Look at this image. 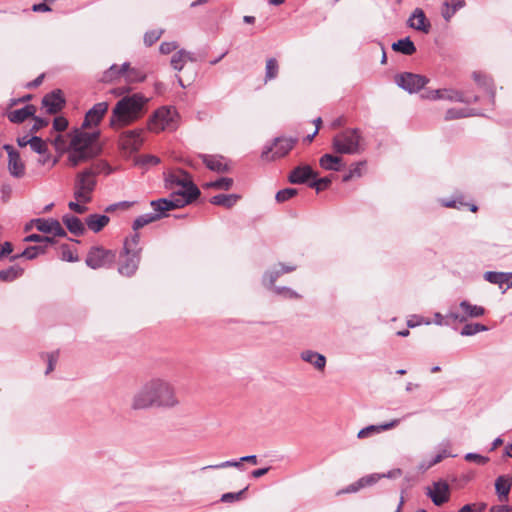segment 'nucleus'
Listing matches in <instances>:
<instances>
[{
    "label": "nucleus",
    "instance_id": "nucleus-1",
    "mask_svg": "<svg viewBox=\"0 0 512 512\" xmlns=\"http://www.w3.org/2000/svg\"><path fill=\"white\" fill-rule=\"evenodd\" d=\"M179 405L176 387L166 379L155 377L143 383L133 394L130 408L133 411L151 408L174 409Z\"/></svg>",
    "mask_w": 512,
    "mask_h": 512
},
{
    "label": "nucleus",
    "instance_id": "nucleus-2",
    "mask_svg": "<svg viewBox=\"0 0 512 512\" xmlns=\"http://www.w3.org/2000/svg\"><path fill=\"white\" fill-rule=\"evenodd\" d=\"M147 101L148 99L141 93L122 97L112 109L109 120L110 127L118 129L139 119L145 111Z\"/></svg>",
    "mask_w": 512,
    "mask_h": 512
},
{
    "label": "nucleus",
    "instance_id": "nucleus-3",
    "mask_svg": "<svg viewBox=\"0 0 512 512\" xmlns=\"http://www.w3.org/2000/svg\"><path fill=\"white\" fill-rule=\"evenodd\" d=\"M103 169H107V174L111 172L110 166L105 162H101L95 164L92 168H86L77 174L74 186V197L78 201L83 203L91 201L90 194L94 191L96 186L95 177Z\"/></svg>",
    "mask_w": 512,
    "mask_h": 512
},
{
    "label": "nucleus",
    "instance_id": "nucleus-4",
    "mask_svg": "<svg viewBox=\"0 0 512 512\" xmlns=\"http://www.w3.org/2000/svg\"><path fill=\"white\" fill-rule=\"evenodd\" d=\"M361 140L362 136L358 128H348L333 137L332 148L338 154H359L364 150Z\"/></svg>",
    "mask_w": 512,
    "mask_h": 512
},
{
    "label": "nucleus",
    "instance_id": "nucleus-5",
    "mask_svg": "<svg viewBox=\"0 0 512 512\" xmlns=\"http://www.w3.org/2000/svg\"><path fill=\"white\" fill-rule=\"evenodd\" d=\"M71 138L70 148H79L80 151L86 152V154H93V158L97 157L102 147L99 144L100 131L86 132L84 129L75 128L69 133Z\"/></svg>",
    "mask_w": 512,
    "mask_h": 512
},
{
    "label": "nucleus",
    "instance_id": "nucleus-6",
    "mask_svg": "<svg viewBox=\"0 0 512 512\" xmlns=\"http://www.w3.org/2000/svg\"><path fill=\"white\" fill-rule=\"evenodd\" d=\"M176 116L177 113L174 109L167 107L159 108L151 116L148 123V128L149 130L154 132H160L164 130H175L177 127L175 122Z\"/></svg>",
    "mask_w": 512,
    "mask_h": 512
},
{
    "label": "nucleus",
    "instance_id": "nucleus-7",
    "mask_svg": "<svg viewBox=\"0 0 512 512\" xmlns=\"http://www.w3.org/2000/svg\"><path fill=\"white\" fill-rule=\"evenodd\" d=\"M116 261V252L102 246H93L87 253L86 264L92 269L111 267Z\"/></svg>",
    "mask_w": 512,
    "mask_h": 512
},
{
    "label": "nucleus",
    "instance_id": "nucleus-8",
    "mask_svg": "<svg viewBox=\"0 0 512 512\" xmlns=\"http://www.w3.org/2000/svg\"><path fill=\"white\" fill-rule=\"evenodd\" d=\"M396 84L408 93H417L429 82V79L420 74L404 72L396 75Z\"/></svg>",
    "mask_w": 512,
    "mask_h": 512
},
{
    "label": "nucleus",
    "instance_id": "nucleus-9",
    "mask_svg": "<svg viewBox=\"0 0 512 512\" xmlns=\"http://www.w3.org/2000/svg\"><path fill=\"white\" fill-rule=\"evenodd\" d=\"M119 259V274L126 277H131L136 274L141 262V254H139L138 251L122 249Z\"/></svg>",
    "mask_w": 512,
    "mask_h": 512
},
{
    "label": "nucleus",
    "instance_id": "nucleus-10",
    "mask_svg": "<svg viewBox=\"0 0 512 512\" xmlns=\"http://www.w3.org/2000/svg\"><path fill=\"white\" fill-rule=\"evenodd\" d=\"M296 138L277 137L271 146L266 147L261 154L263 159H268L269 154L273 151L271 159L280 158L286 156L296 144Z\"/></svg>",
    "mask_w": 512,
    "mask_h": 512
},
{
    "label": "nucleus",
    "instance_id": "nucleus-11",
    "mask_svg": "<svg viewBox=\"0 0 512 512\" xmlns=\"http://www.w3.org/2000/svg\"><path fill=\"white\" fill-rule=\"evenodd\" d=\"M423 98L437 100V99H445L455 102H461L465 104H471L472 101H475V98L466 99L464 98V91L459 90H447V89H437V90H431L427 91L424 94H422Z\"/></svg>",
    "mask_w": 512,
    "mask_h": 512
},
{
    "label": "nucleus",
    "instance_id": "nucleus-12",
    "mask_svg": "<svg viewBox=\"0 0 512 512\" xmlns=\"http://www.w3.org/2000/svg\"><path fill=\"white\" fill-rule=\"evenodd\" d=\"M109 109L108 102H99L90 108L84 117L82 129L97 127Z\"/></svg>",
    "mask_w": 512,
    "mask_h": 512
},
{
    "label": "nucleus",
    "instance_id": "nucleus-13",
    "mask_svg": "<svg viewBox=\"0 0 512 512\" xmlns=\"http://www.w3.org/2000/svg\"><path fill=\"white\" fill-rule=\"evenodd\" d=\"M3 149L8 154L9 173L15 178H22L25 175V165L19 152L10 144H5Z\"/></svg>",
    "mask_w": 512,
    "mask_h": 512
},
{
    "label": "nucleus",
    "instance_id": "nucleus-14",
    "mask_svg": "<svg viewBox=\"0 0 512 512\" xmlns=\"http://www.w3.org/2000/svg\"><path fill=\"white\" fill-rule=\"evenodd\" d=\"M42 106L46 108L48 114H57L60 112L65 104L66 100L63 96V93L60 89H55L49 93H47L42 98Z\"/></svg>",
    "mask_w": 512,
    "mask_h": 512
},
{
    "label": "nucleus",
    "instance_id": "nucleus-15",
    "mask_svg": "<svg viewBox=\"0 0 512 512\" xmlns=\"http://www.w3.org/2000/svg\"><path fill=\"white\" fill-rule=\"evenodd\" d=\"M460 308L464 312V316H459L457 313L450 312L446 315V318L451 321H460L463 322L467 317L476 318L484 315L485 309L482 306L473 305L470 302L463 300L460 302Z\"/></svg>",
    "mask_w": 512,
    "mask_h": 512
},
{
    "label": "nucleus",
    "instance_id": "nucleus-16",
    "mask_svg": "<svg viewBox=\"0 0 512 512\" xmlns=\"http://www.w3.org/2000/svg\"><path fill=\"white\" fill-rule=\"evenodd\" d=\"M141 132V130H130L124 132L120 138V145L122 149L129 153L137 152L143 143Z\"/></svg>",
    "mask_w": 512,
    "mask_h": 512
},
{
    "label": "nucleus",
    "instance_id": "nucleus-17",
    "mask_svg": "<svg viewBox=\"0 0 512 512\" xmlns=\"http://www.w3.org/2000/svg\"><path fill=\"white\" fill-rule=\"evenodd\" d=\"M427 495L436 506L443 505L448 502L450 496L448 483L442 480L434 482L433 489H428Z\"/></svg>",
    "mask_w": 512,
    "mask_h": 512
},
{
    "label": "nucleus",
    "instance_id": "nucleus-18",
    "mask_svg": "<svg viewBox=\"0 0 512 512\" xmlns=\"http://www.w3.org/2000/svg\"><path fill=\"white\" fill-rule=\"evenodd\" d=\"M408 27L423 33H429L431 23L426 18L424 11L421 8H415L407 20Z\"/></svg>",
    "mask_w": 512,
    "mask_h": 512
},
{
    "label": "nucleus",
    "instance_id": "nucleus-19",
    "mask_svg": "<svg viewBox=\"0 0 512 512\" xmlns=\"http://www.w3.org/2000/svg\"><path fill=\"white\" fill-rule=\"evenodd\" d=\"M317 177V173L309 165L295 167L289 174L288 180L292 184H304Z\"/></svg>",
    "mask_w": 512,
    "mask_h": 512
},
{
    "label": "nucleus",
    "instance_id": "nucleus-20",
    "mask_svg": "<svg viewBox=\"0 0 512 512\" xmlns=\"http://www.w3.org/2000/svg\"><path fill=\"white\" fill-rule=\"evenodd\" d=\"M199 158L211 171L224 173L230 170L229 165L225 162V158L221 155L199 154Z\"/></svg>",
    "mask_w": 512,
    "mask_h": 512
},
{
    "label": "nucleus",
    "instance_id": "nucleus-21",
    "mask_svg": "<svg viewBox=\"0 0 512 512\" xmlns=\"http://www.w3.org/2000/svg\"><path fill=\"white\" fill-rule=\"evenodd\" d=\"M484 279L492 284L499 285L500 288L506 284V289L512 287V273L511 272H496L487 271L483 275Z\"/></svg>",
    "mask_w": 512,
    "mask_h": 512
},
{
    "label": "nucleus",
    "instance_id": "nucleus-22",
    "mask_svg": "<svg viewBox=\"0 0 512 512\" xmlns=\"http://www.w3.org/2000/svg\"><path fill=\"white\" fill-rule=\"evenodd\" d=\"M512 486L510 475H501L495 480V491L500 502L508 501V495Z\"/></svg>",
    "mask_w": 512,
    "mask_h": 512
},
{
    "label": "nucleus",
    "instance_id": "nucleus-23",
    "mask_svg": "<svg viewBox=\"0 0 512 512\" xmlns=\"http://www.w3.org/2000/svg\"><path fill=\"white\" fill-rule=\"evenodd\" d=\"M399 423H400V419H393V420H391L390 422H387V423H383V424H379V425H369V426H367L365 428H362L358 432L357 437L359 439H364V438H367V437H369L370 435H372L374 433H380V432H383V431H387V430L393 429L396 426H398Z\"/></svg>",
    "mask_w": 512,
    "mask_h": 512
},
{
    "label": "nucleus",
    "instance_id": "nucleus-24",
    "mask_svg": "<svg viewBox=\"0 0 512 512\" xmlns=\"http://www.w3.org/2000/svg\"><path fill=\"white\" fill-rule=\"evenodd\" d=\"M36 110L37 109L34 105L28 104L21 109L9 111L6 115L10 122L20 124L23 123L29 117L34 116Z\"/></svg>",
    "mask_w": 512,
    "mask_h": 512
},
{
    "label": "nucleus",
    "instance_id": "nucleus-25",
    "mask_svg": "<svg viewBox=\"0 0 512 512\" xmlns=\"http://www.w3.org/2000/svg\"><path fill=\"white\" fill-rule=\"evenodd\" d=\"M201 192L199 188L193 183L191 177L188 180H185V185L182 186L181 190L175 191L172 193V196H181L184 199L189 200V204L194 202L199 196Z\"/></svg>",
    "mask_w": 512,
    "mask_h": 512
},
{
    "label": "nucleus",
    "instance_id": "nucleus-26",
    "mask_svg": "<svg viewBox=\"0 0 512 512\" xmlns=\"http://www.w3.org/2000/svg\"><path fill=\"white\" fill-rule=\"evenodd\" d=\"M190 175L188 172L178 169L176 172L169 173L165 178V187L173 189L175 186L182 187L185 185V180H188Z\"/></svg>",
    "mask_w": 512,
    "mask_h": 512
},
{
    "label": "nucleus",
    "instance_id": "nucleus-27",
    "mask_svg": "<svg viewBox=\"0 0 512 512\" xmlns=\"http://www.w3.org/2000/svg\"><path fill=\"white\" fill-rule=\"evenodd\" d=\"M301 359L310 363L318 370H323L326 366V357L323 354L312 350H305L301 353Z\"/></svg>",
    "mask_w": 512,
    "mask_h": 512
},
{
    "label": "nucleus",
    "instance_id": "nucleus-28",
    "mask_svg": "<svg viewBox=\"0 0 512 512\" xmlns=\"http://www.w3.org/2000/svg\"><path fill=\"white\" fill-rule=\"evenodd\" d=\"M62 222L67 227L68 231L76 236L83 235L85 232L84 224L76 216L66 214L62 217Z\"/></svg>",
    "mask_w": 512,
    "mask_h": 512
},
{
    "label": "nucleus",
    "instance_id": "nucleus-29",
    "mask_svg": "<svg viewBox=\"0 0 512 512\" xmlns=\"http://www.w3.org/2000/svg\"><path fill=\"white\" fill-rule=\"evenodd\" d=\"M129 63L125 62L121 66L113 64L102 75L101 81L109 83L129 71Z\"/></svg>",
    "mask_w": 512,
    "mask_h": 512
},
{
    "label": "nucleus",
    "instance_id": "nucleus-30",
    "mask_svg": "<svg viewBox=\"0 0 512 512\" xmlns=\"http://www.w3.org/2000/svg\"><path fill=\"white\" fill-rule=\"evenodd\" d=\"M110 221V218L104 214H90L86 218L87 227L95 232H100Z\"/></svg>",
    "mask_w": 512,
    "mask_h": 512
},
{
    "label": "nucleus",
    "instance_id": "nucleus-31",
    "mask_svg": "<svg viewBox=\"0 0 512 512\" xmlns=\"http://www.w3.org/2000/svg\"><path fill=\"white\" fill-rule=\"evenodd\" d=\"M172 204L168 203V198H160L157 200H152L150 202V206L153 208L156 221L160 220L163 217H166V212L171 211L170 207Z\"/></svg>",
    "mask_w": 512,
    "mask_h": 512
},
{
    "label": "nucleus",
    "instance_id": "nucleus-32",
    "mask_svg": "<svg viewBox=\"0 0 512 512\" xmlns=\"http://www.w3.org/2000/svg\"><path fill=\"white\" fill-rule=\"evenodd\" d=\"M68 151V162L72 167H77L80 163L93 159V154H86V152L80 151L79 148H70V145Z\"/></svg>",
    "mask_w": 512,
    "mask_h": 512
},
{
    "label": "nucleus",
    "instance_id": "nucleus-33",
    "mask_svg": "<svg viewBox=\"0 0 512 512\" xmlns=\"http://www.w3.org/2000/svg\"><path fill=\"white\" fill-rule=\"evenodd\" d=\"M392 49L395 52H399L407 56H410L416 52V46L410 37H405L394 42L392 44Z\"/></svg>",
    "mask_w": 512,
    "mask_h": 512
},
{
    "label": "nucleus",
    "instance_id": "nucleus-34",
    "mask_svg": "<svg viewBox=\"0 0 512 512\" xmlns=\"http://www.w3.org/2000/svg\"><path fill=\"white\" fill-rule=\"evenodd\" d=\"M342 158L332 154H324L320 160V166L325 170L340 171Z\"/></svg>",
    "mask_w": 512,
    "mask_h": 512
},
{
    "label": "nucleus",
    "instance_id": "nucleus-35",
    "mask_svg": "<svg viewBox=\"0 0 512 512\" xmlns=\"http://www.w3.org/2000/svg\"><path fill=\"white\" fill-rule=\"evenodd\" d=\"M239 198L237 194H218L210 199V203L225 208H231L236 204Z\"/></svg>",
    "mask_w": 512,
    "mask_h": 512
},
{
    "label": "nucleus",
    "instance_id": "nucleus-36",
    "mask_svg": "<svg viewBox=\"0 0 512 512\" xmlns=\"http://www.w3.org/2000/svg\"><path fill=\"white\" fill-rule=\"evenodd\" d=\"M24 273V269L18 265H13L7 269L0 270V281L1 282H13L14 280L21 277Z\"/></svg>",
    "mask_w": 512,
    "mask_h": 512
},
{
    "label": "nucleus",
    "instance_id": "nucleus-37",
    "mask_svg": "<svg viewBox=\"0 0 512 512\" xmlns=\"http://www.w3.org/2000/svg\"><path fill=\"white\" fill-rule=\"evenodd\" d=\"M44 252L45 248L42 246H29L22 253L10 256L9 260L15 261L21 257L26 258L28 260H33L38 255L43 254Z\"/></svg>",
    "mask_w": 512,
    "mask_h": 512
},
{
    "label": "nucleus",
    "instance_id": "nucleus-38",
    "mask_svg": "<svg viewBox=\"0 0 512 512\" xmlns=\"http://www.w3.org/2000/svg\"><path fill=\"white\" fill-rule=\"evenodd\" d=\"M233 185V179L228 177H221L215 181L207 182L203 188H214L219 190H229Z\"/></svg>",
    "mask_w": 512,
    "mask_h": 512
},
{
    "label": "nucleus",
    "instance_id": "nucleus-39",
    "mask_svg": "<svg viewBox=\"0 0 512 512\" xmlns=\"http://www.w3.org/2000/svg\"><path fill=\"white\" fill-rule=\"evenodd\" d=\"M140 243V234L137 231H134L132 235L127 237L123 243L124 250H136L139 254L142 253V247L139 245Z\"/></svg>",
    "mask_w": 512,
    "mask_h": 512
},
{
    "label": "nucleus",
    "instance_id": "nucleus-40",
    "mask_svg": "<svg viewBox=\"0 0 512 512\" xmlns=\"http://www.w3.org/2000/svg\"><path fill=\"white\" fill-rule=\"evenodd\" d=\"M279 71V64L275 58H269L266 61L265 67V82L273 80L277 77Z\"/></svg>",
    "mask_w": 512,
    "mask_h": 512
},
{
    "label": "nucleus",
    "instance_id": "nucleus-41",
    "mask_svg": "<svg viewBox=\"0 0 512 512\" xmlns=\"http://www.w3.org/2000/svg\"><path fill=\"white\" fill-rule=\"evenodd\" d=\"M155 221H156V219H155V217L153 216L152 213L142 214V215L138 216L133 221L132 229L134 231H138L139 229L143 228L144 226H146V225H148L150 223H153Z\"/></svg>",
    "mask_w": 512,
    "mask_h": 512
},
{
    "label": "nucleus",
    "instance_id": "nucleus-42",
    "mask_svg": "<svg viewBox=\"0 0 512 512\" xmlns=\"http://www.w3.org/2000/svg\"><path fill=\"white\" fill-rule=\"evenodd\" d=\"M473 79L480 87H484L486 91L490 94L491 99L494 100L495 91L493 90L489 79L478 72L473 73Z\"/></svg>",
    "mask_w": 512,
    "mask_h": 512
},
{
    "label": "nucleus",
    "instance_id": "nucleus-43",
    "mask_svg": "<svg viewBox=\"0 0 512 512\" xmlns=\"http://www.w3.org/2000/svg\"><path fill=\"white\" fill-rule=\"evenodd\" d=\"M228 467L243 469V461H241V458L239 460H227V461L221 462L219 464L204 466L202 468V470H206V469L217 470V469L228 468Z\"/></svg>",
    "mask_w": 512,
    "mask_h": 512
},
{
    "label": "nucleus",
    "instance_id": "nucleus-44",
    "mask_svg": "<svg viewBox=\"0 0 512 512\" xmlns=\"http://www.w3.org/2000/svg\"><path fill=\"white\" fill-rule=\"evenodd\" d=\"M29 146L34 152L38 154H45L48 151L46 143L41 137L38 136H32L29 139Z\"/></svg>",
    "mask_w": 512,
    "mask_h": 512
},
{
    "label": "nucleus",
    "instance_id": "nucleus-45",
    "mask_svg": "<svg viewBox=\"0 0 512 512\" xmlns=\"http://www.w3.org/2000/svg\"><path fill=\"white\" fill-rule=\"evenodd\" d=\"M487 326L480 324V323H469L466 324L462 330L461 335L462 336H472L477 334L478 332L487 331Z\"/></svg>",
    "mask_w": 512,
    "mask_h": 512
},
{
    "label": "nucleus",
    "instance_id": "nucleus-46",
    "mask_svg": "<svg viewBox=\"0 0 512 512\" xmlns=\"http://www.w3.org/2000/svg\"><path fill=\"white\" fill-rule=\"evenodd\" d=\"M163 33H164V29H154V30L147 31L144 34V38H143L144 44L147 47H151L154 43H156L160 39V37L163 35Z\"/></svg>",
    "mask_w": 512,
    "mask_h": 512
},
{
    "label": "nucleus",
    "instance_id": "nucleus-47",
    "mask_svg": "<svg viewBox=\"0 0 512 512\" xmlns=\"http://www.w3.org/2000/svg\"><path fill=\"white\" fill-rule=\"evenodd\" d=\"M281 275L282 273L280 269L267 271L263 275V284L270 289H274V287H276L274 284Z\"/></svg>",
    "mask_w": 512,
    "mask_h": 512
},
{
    "label": "nucleus",
    "instance_id": "nucleus-48",
    "mask_svg": "<svg viewBox=\"0 0 512 512\" xmlns=\"http://www.w3.org/2000/svg\"><path fill=\"white\" fill-rule=\"evenodd\" d=\"M248 488H249V486L247 485L239 492L224 493V494H222L220 501L224 502V503H233V502L239 501L243 498V496H244L245 492L248 490Z\"/></svg>",
    "mask_w": 512,
    "mask_h": 512
},
{
    "label": "nucleus",
    "instance_id": "nucleus-49",
    "mask_svg": "<svg viewBox=\"0 0 512 512\" xmlns=\"http://www.w3.org/2000/svg\"><path fill=\"white\" fill-rule=\"evenodd\" d=\"M53 220L54 219H52V218L51 219L37 218V219H33L31 221V223L35 225V227L37 228L38 231H40L42 233L50 234L51 227H52L51 222Z\"/></svg>",
    "mask_w": 512,
    "mask_h": 512
},
{
    "label": "nucleus",
    "instance_id": "nucleus-50",
    "mask_svg": "<svg viewBox=\"0 0 512 512\" xmlns=\"http://www.w3.org/2000/svg\"><path fill=\"white\" fill-rule=\"evenodd\" d=\"M452 456L446 449H443L441 452L437 453L427 464L422 463L420 465V469L427 470L432 466L440 463L444 458Z\"/></svg>",
    "mask_w": 512,
    "mask_h": 512
},
{
    "label": "nucleus",
    "instance_id": "nucleus-51",
    "mask_svg": "<svg viewBox=\"0 0 512 512\" xmlns=\"http://www.w3.org/2000/svg\"><path fill=\"white\" fill-rule=\"evenodd\" d=\"M297 193L298 191L295 188H285L276 193L275 199L277 202L282 203L293 198Z\"/></svg>",
    "mask_w": 512,
    "mask_h": 512
},
{
    "label": "nucleus",
    "instance_id": "nucleus-52",
    "mask_svg": "<svg viewBox=\"0 0 512 512\" xmlns=\"http://www.w3.org/2000/svg\"><path fill=\"white\" fill-rule=\"evenodd\" d=\"M332 180L330 177H322L319 179H312L311 182H309V187L314 188L317 192H320L323 189H326L330 186Z\"/></svg>",
    "mask_w": 512,
    "mask_h": 512
},
{
    "label": "nucleus",
    "instance_id": "nucleus-53",
    "mask_svg": "<svg viewBox=\"0 0 512 512\" xmlns=\"http://www.w3.org/2000/svg\"><path fill=\"white\" fill-rule=\"evenodd\" d=\"M273 291H274L275 294L283 296L284 298H289V299H293V298L298 299V298H300V295L296 291L292 290L289 287L277 286V287H274Z\"/></svg>",
    "mask_w": 512,
    "mask_h": 512
},
{
    "label": "nucleus",
    "instance_id": "nucleus-54",
    "mask_svg": "<svg viewBox=\"0 0 512 512\" xmlns=\"http://www.w3.org/2000/svg\"><path fill=\"white\" fill-rule=\"evenodd\" d=\"M381 479L380 473H373L370 475H366L358 480V485L362 486V488L367 486H372L376 484Z\"/></svg>",
    "mask_w": 512,
    "mask_h": 512
},
{
    "label": "nucleus",
    "instance_id": "nucleus-55",
    "mask_svg": "<svg viewBox=\"0 0 512 512\" xmlns=\"http://www.w3.org/2000/svg\"><path fill=\"white\" fill-rule=\"evenodd\" d=\"M184 53L179 50L171 58V66L176 71H181L185 65V59L183 58Z\"/></svg>",
    "mask_w": 512,
    "mask_h": 512
},
{
    "label": "nucleus",
    "instance_id": "nucleus-56",
    "mask_svg": "<svg viewBox=\"0 0 512 512\" xmlns=\"http://www.w3.org/2000/svg\"><path fill=\"white\" fill-rule=\"evenodd\" d=\"M465 108H450L445 113V120H454L466 117Z\"/></svg>",
    "mask_w": 512,
    "mask_h": 512
},
{
    "label": "nucleus",
    "instance_id": "nucleus-57",
    "mask_svg": "<svg viewBox=\"0 0 512 512\" xmlns=\"http://www.w3.org/2000/svg\"><path fill=\"white\" fill-rule=\"evenodd\" d=\"M486 507V503L466 504L458 512H483Z\"/></svg>",
    "mask_w": 512,
    "mask_h": 512
},
{
    "label": "nucleus",
    "instance_id": "nucleus-58",
    "mask_svg": "<svg viewBox=\"0 0 512 512\" xmlns=\"http://www.w3.org/2000/svg\"><path fill=\"white\" fill-rule=\"evenodd\" d=\"M464 459L469 462H476L479 465H484L489 461L488 457L473 452L467 453Z\"/></svg>",
    "mask_w": 512,
    "mask_h": 512
},
{
    "label": "nucleus",
    "instance_id": "nucleus-59",
    "mask_svg": "<svg viewBox=\"0 0 512 512\" xmlns=\"http://www.w3.org/2000/svg\"><path fill=\"white\" fill-rule=\"evenodd\" d=\"M168 203L172 204L170 207V210H174L177 208H182L185 205L189 204V200L184 199V197L181 196H172L168 199Z\"/></svg>",
    "mask_w": 512,
    "mask_h": 512
},
{
    "label": "nucleus",
    "instance_id": "nucleus-60",
    "mask_svg": "<svg viewBox=\"0 0 512 512\" xmlns=\"http://www.w3.org/2000/svg\"><path fill=\"white\" fill-rule=\"evenodd\" d=\"M59 352L54 351L47 354V368L45 374H49L54 370L55 364L57 363Z\"/></svg>",
    "mask_w": 512,
    "mask_h": 512
},
{
    "label": "nucleus",
    "instance_id": "nucleus-61",
    "mask_svg": "<svg viewBox=\"0 0 512 512\" xmlns=\"http://www.w3.org/2000/svg\"><path fill=\"white\" fill-rule=\"evenodd\" d=\"M68 127V120L63 116H57L53 120V129L58 132L65 131Z\"/></svg>",
    "mask_w": 512,
    "mask_h": 512
},
{
    "label": "nucleus",
    "instance_id": "nucleus-62",
    "mask_svg": "<svg viewBox=\"0 0 512 512\" xmlns=\"http://www.w3.org/2000/svg\"><path fill=\"white\" fill-rule=\"evenodd\" d=\"M32 117L34 120V124L32 125L31 130H30L32 133H36L40 129L48 126V124H49V120L46 118H41V117H38L35 115Z\"/></svg>",
    "mask_w": 512,
    "mask_h": 512
},
{
    "label": "nucleus",
    "instance_id": "nucleus-63",
    "mask_svg": "<svg viewBox=\"0 0 512 512\" xmlns=\"http://www.w3.org/2000/svg\"><path fill=\"white\" fill-rule=\"evenodd\" d=\"M178 48V44L175 41L172 42H162L159 46V51L161 54L167 55Z\"/></svg>",
    "mask_w": 512,
    "mask_h": 512
},
{
    "label": "nucleus",
    "instance_id": "nucleus-64",
    "mask_svg": "<svg viewBox=\"0 0 512 512\" xmlns=\"http://www.w3.org/2000/svg\"><path fill=\"white\" fill-rule=\"evenodd\" d=\"M52 224V227H51V233L54 235V236H57V237H66L67 236V233L66 231L64 230V228L61 226L60 222L58 220H53L51 222Z\"/></svg>",
    "mask_w": 512,
    "mask_h": 512
}]
</instances>
